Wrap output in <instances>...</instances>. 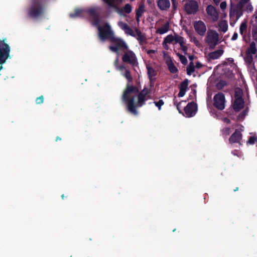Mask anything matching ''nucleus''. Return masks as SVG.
<instances>
[{"mask_svg": "<svg viewBox=\"0 0 257 257\" xmlns=\"http://www.w3.org/2000/svg\"><path fill=\"white\" fill-rule=\"evenodd\" d=\"M148 93V89L144 88L139 94L138 89L128 83L123 92L122 101L126 104L127 109L130 112L137 114L136 108L142 106L149 98Z\"/></svg>", "mask_w": 257, "mask_h": 257, "instance_id": "obj_1", "label": "nucleus"}, {"mask_svg": "<svg viewBox=\"0 0 257 257\" xmlns=\"http://www.w3.org/2000/svg\"><path fill=\"white\" fill-rule=\"evenodd\" d=\"M93 25L96 26L98 30V36L102 41L109 39L112 45L109 46V49L113 52H118L119 49L123 48L127 49L128 46L121 39L115 37L111 31L110 26L107 23L98 18H95Z\"/></svg>", "mask_w": 257, "mask_h": 257, "instance_id": "obj_2", "label": "nucleus"}, {"mask_svg": "<svg viewBox=\"0 0 257 257\" xmlns=\"http://www.w3.org/2000/svg\"><path fill=\"white\" fill-rule=\"evenodd\" d=\"M186 41L185 39L178 34L167 35L164 38L162 42V45L164 48L168 50L169 49V44H179L181 49L185 55L187 54L188 47L186 45Z\"/></svg>", "mask_w": 257, "mask_h": 257, "instance_id": "obj_3", "label": "nucleus"}, {"mask_svg": "<svg viewBox=\"0 0 257 257\" xmlns=\"http://www.w3.org/2000/svg\"><path fill=\"white\" fill-rule=\"evenodd\" d=\"M219 36L218 33L213 30H209L205 38V42L209 46V48L213 49L219 42Z\"/></svg>", "mask_w": 257, "mask_h": 257, "instance_id": "obj_4", "label": "nucleus"}, {"mask_svg": "<svg viewBox=\"0 0 257 257\" xmlns=\"http://www.w3.org/2000/svg\"><path fill=\"white\" fill-rule=\"evenodd\" d=\"M244 8L238 5H234L231 1L229 5V17L235 23L243 15Z\"/></svg>", "mask_w": 257, "mask_h": 257, "instance_id": "obj_5", "label": "nucleus"}, {"mask_svg": "<svg viewBox=\"0 0 257 257\" xmlns=\"http://www.w3.org/2000/svg\"><path fill=\"white\" fill-rule=\"evenodd\" d=\"M10 48L4 41L0 40V64L5 63L10 57Z\"/></svg>", "mask_w": 257, "mask_h": 257, "instance_id": "obj_6", "label": "nucleus"}, {"mask_svg": "<svg viewBox=\"0 0 257 257\" xmlns=\"http://www.w3.org/2000/svg\"><path fill=\"white\" fill-rule=\"evenodd\" d=\"M122 60L124 63H128L132 65L138 64V59L135 53L131 50L126 49V51L122 57Z\"/></svg>", "mask_w": 257, "mask_h": 257, "instance_id": "obj_7", "label": "nucleus"}, {"mask_svg": "<svg viewBox=\"0 0 257 257\" xmlns=\"http://www.w3.org/2000/svg\"><path fill=\"white\" fill-rule=\"evenodd\" d=\"M225 98L224 95L221 92L215 94L213 97V105L218 109L223 110L225 106Z\"/></svg>", "mask_w": 257, "mask_h": 257, "instance_id": "obj_8", "label": "nucleus"}, {"mask_svg": "<svg viewBox=\"0 0 257 257\" xmlns=\"http://www.w3.org/2000/svg\"><path fill=\"white\" fill-rule=\"evenodd\" d=\"M193 27L197 34L200 36H204L207 31V28L203 21L199 20L194 22Z\"/></svg>", "mask_w": 257, "mask_h": 257, "instance_id": "obj_9", "label": "nucleus"}, {"mask_svg": "<svg viewBox=\"0 0 257 257\" xmlns=\"http://www.w3.org/2000/svg\"><path fill=\"white\" fill-rule=\"evenodd\" d=\"M198 6L195 1H186L185 4V10L188 14H194L198 11Z\"/></svg>", "mask_w": 257, "mask_h": 257, "instance_id": "obj_10", "label": "nucleus"}, {"mask_svg": "<svg viewBox=\"0 0 257 257\" xmlns=\"http://www.w3.org/2000/svg\"><path fill=\"white\" fill-rule=\"evenodd\" d=\"M185 115L190 117L194 116L197 112V106L194 103H189L184 108Z\"/></svg>", "mask_w": 257, "mask_h": 257, "instance_id": "obj_11", "label": "nucleus"}, {"mask_svg": "<svg viewBox=\"0 0 257 257\" xmlns=\"http://www.w3.org/2000/svg\"><path fill=\"white\" fill-rule=\"evenodd\" d=\"M206 12L214 22H216L219 18V15L215 8L211 5L206 8Z\"/></svg>", "mask_w": 257, "mask_h": 257, "instance_id": "obj_12", "label": "nucleus"}, {"mask_svg": "<svg viewBox=\"0 0 257 257\" xmlns=\"http://www.w3.org/2000/svg\"><path fill=\"white\" fill-rule=\"evenodd\" d=\"M250 0H236V4L245 8L247 12H251L253 10L252 5L249 3Z\"/></svg>", "mask_w": 257, "mask_h": 257, "instance_id": "obj_13", "label": "nucleus"}, {"mask_svg": "<svg viewBox=\"0 0 257 257\" xmlns=\"http://www.w3.org/2000/svg\"><path fill=\"white\" fill-rule=\"evenodd\" d=\"M170 23L169 21L165 22L162 26L156 29V33L163 35L167 33L170 30Z\"/></svg>", "mask_w": 257, "mask_h": 257, "instance_id": "obj_14", "label": "nucleus"}, {"mask_svg": "<svg viewBox=\"0 0 257 257\" xmlns=\"http://www.w3.org/2000/svg\"><path fill=\"white\" fill-rule=\"evenodd\" d=\"M170 5L169 0H158L157 1L158 7L162 11H166L169 9Z\"/></svg>", "mask_w": 257, "mask_h": 257, "instance_id": "obj_15", "label": "nucleus"}, {"mask_svg": "<svg viewBox=\"0 0 257 257\" xmlns=\"http://www.w3.org/2000/svg\"><path fill=\"white\" fill-rule=\"evenodd\" d=\"M244 106V101L241 97H238L235 98L233 103L234 109L238 111L243 108Z\"/></svg>", "mask_w": 257, "mask_h": 257, "instance_id": "obj_16", "label": "nucleus"}, {"mask_svg": "<svg viewBox=\"0 0 257 257\" xmlns=\"http://www.w3.org/2000/svg\"><path fill=\"white\" fill-rule=\"evenodd\" d=\"M41 9L38 5H36L31 8L29 12V15L32 17H36L41 13Z\"/></svg>", "mask_w": 257, "mask_h": 257, "instance_id": "obj_17", "label": "nucleus"}, {"mask_svg": "<svg viewBox=\"0 0 257 257\" xmlns=\"http://www.w3.org/2000/svg\"><path fill=\"white\" fill-rule=\"evenodd\" d=\"M241 138V135L240 133L238 131H236L230 138L229 142L230 143H239Z\"/></svg>", "mask_w": 257, "mask_h": 257, "instance_id": "obj_18", "label": "nucleus"}, {"mask_svg": "<svg viewBox=\"0 0 257 257\" xmlns=\"http://www.w3.org/2000/svg\"><path fill=\"white\" fill-rule=\"evenodd\" d=\"M188 83L187 80L184 81L180 85V91L178 94L179 97H183L185 94Z\"/></svg>", "mask_w": 257, "mask_h": 257, "instance_id": "obj_19", "label": "nucleus"}, {"mask_svg": "<svg viewBox=\"0 0 257 257\" xmlns=\"http://www.w3.org/2000/svg\"><path fill=\"white\" fill-rule=\"evenodd\" d=\"M166 64L168 66V69L169 71L173 73H176L178 71L177 68L175 66L174 63L172 62V61L170 57H168L166 59Z\"/></svg>", "mask_w": 257, "mask_h": 257, "instance_id": "obj_20", "label": "nucleus"}, {"mask_svg": "<svg viewBox=\"0 0 257 257\" xmlns=\"http://www.w3.org/2000/svg\"><path fill=\"white\" fill-rule=\"evenodd\" d=\"M132 11V8L129 4H126L125 6L121 9H119L116 8V12L119 14L120 15H122L123 13L125 12V13L129 14Z\"/></svg>", "mask_w": 257, "mask_h": 257, "instance_id": "obj_21", "label": "nucleus"}, {"mask_svg": "<svg viewBox=\"0 0 257 257\" xmlns=\"http://www.w3.org/2000/svg\"><path fill=\"white\" fill-rule=\"evenodd\" d=\"M223 53V50H217L211 53H210L209 54V58L211 59L215 60L219 58Z\"/></svg>", "mask_w": 257, "mask_h": 257, "instance_id": "obj_22", "label": "nucleus"}, {"mask_svg": "<svg viewBox=\"0 0 257 257\" xmlns=\"http://www.w3.org/2000/svg\"><path fill=\"white\" fill-rule=\"evenodd\" d=\"M147 68L148 70V77L150 80L151 82L153 81L155 79V76L156 75V72L155 70L151 66L147 65Z\"/></svg>", "mask_w": 257, "mask_h": 257, "instance_id": "obj_23", "label": "nucleus"}, {"mask_svg": "<svg viewBox=\"0 0 257 257\" xmlns=\"http://www.w3.org/2000/svg\"><path fill=\"white\" fill-rule=\"evenodd\" d=\"M144 12L145 6L143 4H141L136 11V20L138 23L140 22V18L142 16Z\"/></svg>", "mask_w": 257, "mask_h": 257, "instance_id": "obj_24", "label": "nucleus"}, {"mask_svg": "<svg viewBox=\"0 0 257 257\" xmlns=\"http://www.w3.org/2000/svg\"><path fill=\"white\" fill-rule=\"evenodd\" d=\"M218 26L219 28V30L222 31L223 33L227 32L228 30V25L226 21L221 20L218 23Z\"/></svg>", "mask_w": 257, "mask_h": 257, "instance_id": "obj_25", "label": "nucleus"}, {"mask_svg": "<svg viewBox=\"0 0 257 257\" xmlns=\"http://www.w3.org/2000/svg\"><path fill=\"white\" fill-rule=\"evenodd\" d=\"M190 41L193 43L197 47L200 48L202 47L201 42L198 40L196 36L190 34L188 35Z\"/></svg>", "mask_w": 257, "mask_h": 257, "instance_id": "obj_26", "label": "nucleus"}, {"mask_svg": "<svg viewBox=\"0 0 257 257\" xmlns=\"http://www.w3.org/2000/svg\"><path fill=\"white\" fill-rule=\"evenodd\" d=\"M135 35V37L140 43H143L145 41L146 37L145 35L143 34L139 30L136 29Z\"/></svg>", "mask_w": 257, "mask_h": 257, "instance_id": "obj_27", "label": "nucleus"}, {"mask_svg": "<svg viewBox=\"0 0 257 257\" xmlns=\"http://www.w3.org/2000/svg\"><path fill=\"white\" fill-rule=\"evenodd\" d=\"M256 52L255 44L254 42H251L250 44L249 47L247 49L246 53L249 54H255Z\"/></svg>", "mask_w": 257, "mask_h": 257, "instance_id": "obj_28", "label": "nucleus"}, {"mask_svg": "<svg viewBox=\"0 0 257 257\" xmlns=\"http://www.w3.org/2000/svg\"><path fill=\"white\" fill-rule=\"evenodd\" d=\"M85 12V11L82 9H76L74 13L70 14V17L71 18H75L82 15Z\"/></svg>", "mask_w": 257, "mask_h": 257, "instance_id": "obj_29", "label": "nucleus"}, {"mask_svg": "<svg viewBox=\"0 0 257 257\" xmlns=\"http://www.w3.org/2000/svg\"><path fill=\"white\" fill-rule=\"evenodd\" d=\"M195 67L193 62H190L189 66L187 68V74L191 75L195 71Z\"/></svg>", "mask_w": 257, "mask_h": 257, "instance_id": "obj_30", "label": "nucleus"}, {"mask_svg": "<svg viewBox=\"0 0 257 257\" xmlns=\"http://www.w3.org/2000/svg\"><path fill=\"white\" fill-rule=\"evenodd\" d=\"M115 66L117 70L121 72V74L125 71V70H127L124 65H118L117 64V60L115 62Z\"/></svg>", "mask_w": 257, "mask_h": 257, "instance_id": "obj_31", "label": "nucleus"}, {"mask_svg": "<svg viewBox=\"0 0 257 257\" xmlns=\"http://www.w3.org/2000/svg\"><path fill=\"white\" fill-rule=\"evenodd\" d=\"M122 75L125 77V78L127 80V81H128V82H132V80H133V78L131 76V73H130V71H129V70H125V71L124 72V73H123L122 74Z\"/></svg>", "mask_w": 257, "mask_h": 257, "instance_id": "obj_32", "label": "nucleus"}, {"mask_svg": "<svg viewBox=\"0 0 257 257\" xmlns=\"http://www.w3.org/2000/svg\"><path fill=\"white\" fill-rule=\"evenodd\" d=\"M251 34L253 40L257 41V25H254L252 26Z\"/></svg>", "mask_w": 257, "mask_h": 257, "instance_id": "obj_33", "label": "nucleus"}, {"mask_svg": "<svg viewBox=\"0 0 257 257\" xmlns=\"http://www.w3.org/2000/svg\"><path fill=\"white\" fill-rule=\"evenodd\" d=\"M247 25L245 22H243L240 24L239 27L240 33L242 35L246 31Z\"/></svg>", "mask_w": 257, "mask_h": 257, "instance_id": "obj_34", "label": "nucleus"}, {"mask_svg": "<svg viewBox=\"0 0 257 257\" xmlns=\"http://www.w3.org/2000/svg\"><path fill=\"white\" fill-rule=\"evenodd\" d=\"M176 54L179 57V59L182 64H186L187 60L185 56L180 54L179 53H176Z\"/></svg>", "mask_w": 257, "mask_h": 257, "instance_id": "obj_35", "label": "nucleus"}, {"mask_svg": "<svg viewBox=\"0 0 257 257\" xmlns=\"http://www.w3.org/2000/svg\"><path fill=\"white\" fill-rule=\"evenodd\" d=\"M118 25L124 31H125L129 27V26L126 23L121 21L118 23Z\"/></svg>", "mask_w": 257, "mask_h": 257, "instance_id": "obj_36", "label": "nucleus"}, {"mask_svg": "<svg viewBox=\"0 0 257 257\" xmlns=\"http://www.w3.org/2000/svg\"><path fill=\"white\" fill-rule=\"evenodd\" d=\"M124 32L127 35H130L133 37H136V35L134 33V31L130 27Z\"/></svg>", "mask_w": 257, "mask_h": 257, "instance_id": "obj_37", "label": "nucleus"}, {"mask_svg": "<svg viewBox=\"0 0 257 257\" xmlns=\"http://www.w3.org/2000/svg\"><path fill=\"white\" fill-rule=\"evenodd\" d=\"M97 11V9L95 7L90 8L88 9L89 14L92 16H95Z\"/></svg>", "mask_w": 257, "mask_h": 257, "instance_id": "obj_38", "label": "nucleus"}, {"mask_svg": "<svg viewBox=\"0 0 257 257\" xmlns=\"http://www.w3.org/2000/svg\"><path fill=\"white\" fill-rule=\"evenodd\" d=\"M245 60L248 63H251L252 61V57L251 54H249L246 53V56L245 57Z\"/></svg>", "mask_w": 257, "mask_h": 257, "instance_id": "obj_39", "label": "nucleus"}, {"mask_svg": "<svg viewBox=\"0 0 257 257\" xmlns=\"http://www.w3.org/2000/svg\"><path fill=\"white\" fill-rule=\"evenodd\" d=\"M111 7L116 8L114 0H103Z\"/></svg>", "mask_w": 257, "mask_h": 257, "instance_id": "obj_40", "label": "nucleus"}, {"mask_svg": "<svg viewBox=\"0 0 257 257\" xmlns=\"http://www.w3.org/2000/svg\"><path fill=\"white\" fill-rule=\"evenodd\" d=\"M155 105L158 107L159 109H161V106L164 104V102L163 100H159L158 101H155Z\"/></svg>", "mask_w": 257, "mask_h": 257, "instance_id": "obj_41", "label": "nucleus"}, {"mask_svg": "<svg viewBox=\"0 0 257 257\" xmlns=\"http://www.w3.org/2000/svg\"><path fill=\"white\" fill-rule=\"evenodd\" d=\"M241 94H242V91L239 88H237L235 90V97L236 98V97H241Z\"/></svg>", "mask_w": 257, "mask_h": 257, "instance_id": "obj_42", "label": "nucleus"}, {"mask_svg": "<svg viewBox=\"0 0 257 257\" xmlns=\"http://www.w3.org/2000/svg\"><path fill=\"white\" fill-rule=\"evenodd\" d=\"M257 139L255 137H251L248 140V143L249 144H253L256 141Z\"/></svg>", "mask_w": 257, "mask_h": 257, "instance_id": "obj_43", "label": "nucleus"}, {"mask_svg": "<svg viewBox=\"0 0 257 257\" xmlns=\"http://www.w3.org/2000/svg\"><path fill=\"white\" fill-rule=\"evenodd\" d=\"M43 101H44V98H43V96L38 97L36 100V103L37 104H41L43 102Z\"/></svg>", "mask_w": 257, "mask_h": 257, "instance_id": "obj_44", "label": "nucleus"}, {"mask_svg": "<svg viewBox=\"0 0 257 257\" xmlns=\"http://www.w3.org/2000/svg\"><path fill=\"white\" fill-rule=\"evenodd\" d=\"M220 7L222 10H225L227 7V4L226 2H222L220 5Z\"/></svg>", "mask_w": 257, "mask_h": 257, "instance_id": "obj_45", "label": "nucleus"}, {"mask_svg": "<svg viewBox=\"0 0 257 257\" xmlns=\"http://www.w3.org/2000/svg\"><path fill=\"white\" fill-rule=\"evenodd\" d=\"M223 134L225 135H228L230 133V130L229 128L226 127L222 130Z\"/></svg>", "mask_w": 257, "mask_h": 257, "instance_id": "obj_46", "label": "nucleus"}, {"mask_svg": "<svg viewBox=\"0 0 257 257\" xmlns=\"http://www.w3.org/2000/svg\"><path fill=\"white\" fill-rule=\"evenodd\" d=\"M156 51L154 50H149L147 51L148 54L152 56V55L156 53Z\"/></svg>", "mask_w": 257, "mask_h": 257, "instance_id": "obj_47", "label": "nucleus"}, {"mask_svg": "<svg viewBox=\"0 0 257 257\" xmlns=\"http://www.w3.org/2000/svg\"><path fill=\"white\" fill-rule=\"evenodd\" d=\"M237 36H238L237 34V33H234L233 34V35L232 36L231 39L232 40H235L237 39Z\"/></svg>", "mask_w": 257, "mask_h": 257, "instance_id": "obj_48", "label": "nucleus"}, {"mask_svg": "<svg viewBox=\"0 0 257 257\" xmlns=\"http://www.w3.org/2000/svg\"><path fill=\"white\" fill-rule=\"evenodd\" d=\"M202 66V64L199 62H197L196 65L195 66V68H200Z\"/></svg>", "mask_w": 257, "mask_h": 257, "instance_id": "obj_49", "label": "nucleus"}, {"mask_svg": "<svg viewBox=\"0 0 257 257\" xmlns=\"http://www.w3.org/2000/svg\"><path fill=\"white\" fill-rule=\"evenodd\" d=\"M180 103H180L179 104H178L177 105V108L178 110V111H179V112L182 113V111H181V110L180 109Z\"/></svg>", "mask_w": 257, "mask_h": 257, "instance_id": "obj_50", "label": "nucleus"}, {"mask_svg": "<svg viewBox=\"0 0 257 257\" xmlns=\"http://www.w3.org/2000/svg\"><path fill=\"white\" fill-rule=\"evenodd\" d=\"M215 4L218 5L221 0H213Z\"/></svg>", "mask_w": 257, "mask_h": 257, "instance_id": "obj_51", "label": "nucleus"}, {"mask_svg": "<svg viewBox=\"0 0 257 257\" xmlns=\"http://www.w3.org/2000/svg\"><path fill=\"white\" fill-rule=\"evenodd\" d=\"M223 120H224V121L225 122L227 123H229V122H230L229 119H228V118H224Z\"/></svg>", "mask_w": 257, "mask_h": 257, "instance_id": "obj_52", "label": "nucleus"}, {"mask_svg": "<svg viewBox=\"0 0 257 257\" xmlns=\"http://www.w3.org/2000/svg\"><path fill=\"white\" fill-rule=\"evenodd\" d=\"M253 17L255 19H257V11L255 12L254 14L253 15Z\"/></svg>", "mask_w": 257, "mask_h": 257, "instance_id": "obj_53", "label": "nucleus"}, {"mask_svg": "<svg viewBox=\"0 0 257 257\" xmlns=\"http://www.w3.org/2000/svg\"><path fill=\"white\" fill-rule=\"evenodd\" d=\"M172 1V4L173 5H174V3L176 2V0H171Z\"/></svg>", "mask_w": 257, "mask_h": 257, "instance_id": "obj_54", "label": "nucleus"}, {"mask_svg": "<svg viewBox=\"0 0 257 257\" xmlns=\"http://www.w3.org/2000/svg\"><path fill=\"white\" fill-rule=\"evenodd\" d=\"M176 2L174 3V5H173V7L175 8L176 6Z\"/></svg>", "mask_w": 257, "mask_h": 257, "instance_id": "obj_55", "label": "nucleus"}, {"mask_svg": "<svg viewBox=\"0 0 257 257\" xmlns=\"http://www.w3.org/2000/svg\"><path fill=\"white\" fill-rule=\"evenodd\" d=\"M193 56H189V58L190 59L192 60L193 59Z\"/></svg>", "mask_w": 257, "mask_h": 257, "instance_id": "obj_56", "label": "nucleus"}, {"mask_svg": "<svg viewBox=\"0 0 257 257\" xmlns=\"http://www.w3.org/2000/svg\"><path fill=\"white\" fill-rule=\"evenodd\" d=\"M61 140V139H60V138H59V137H57V139H56V140L57 141V140Z\"/></svg>", "mask_w": 257, "mask_h": 257, "instance_id": "obj_57", "label": "nucleus"}, {"mask_svg": "<svg viewBox=\"0 0 257 257\" xmlns=\"http://www.w3.org/2000/svg\"><path fill=\"white\" fill-rule=\"evenodd\" d=\"M237 190H238V188H236L234 191H236Z\"/></svg>", "mask_w": 257, "mask_h": 257, "instance_id": "obj_58", "label": "nucleus"}, {"mask_svg": "<svg viewBox=\"0 0 257 257\" xmlns=\"http://www.w3.org/2000/svg\"><path fill=\"white\" fill-rule=\"evenodd\" d=\"M62 198H64V195H62Z\"/></svg>", "mask_w": 257, "mask_h": 257, "instance_id": "obj_59", "label": "nucleus"}]
</instances>
